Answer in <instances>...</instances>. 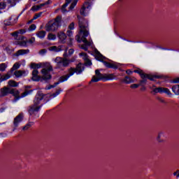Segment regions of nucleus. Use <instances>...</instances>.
<instances>
[{
	"mask_svg": "<svg viewBox=\"0 0 179 179\" xmlns=\"http://www.w3.org/2000/svg\"><path fill=\"white\" fill-rule=\"evenodd\" d=\"M78 19V24L80 27V33L83 34V36H77L76 39L78 43H84L83 45H81V48L85 51H87L89 50V47L92 45V41H88L86 38L87 36H89V30H87V27H89V24L87 23V20L83 17H80L79 15L77 16Z\"/></svg>",
	"mask_w": 179,
	"mask_h": 179,
	"instance_id": "nucleus-1",
	"label": "nucleus"
},
{
	"mask_svg": "<svg viewBox=\"0 0 179 179\" xmlns=\"http://www.w3.org/2000/svg\"><path fill=\"white\" fill-rule=\"evenodd\" d=\"M85 71V66L82 64V63H79L77 64L76 68L71 67L69 69L68 72L69 73L64 76H62L59 78L58 82L55 83L53 85H51L48 89H52V87H55L59 83H62L63 82H66L71 78V76H73L75 73L77 75H80Z\"/></svg>",
	"mask_w": 179,
	"mask_h": 179,
	"instance_id": "nucleus-2",
	"label": "nucleus"
},
{
	"mask_svg": "<svg viewBox=\"0 0 179 179\" xmlns=\"http://www.w3.org/2000/svg\"><path fill=\"white\" fill-rule=\"evenodd\" d=\"M52 66H51L50 64H48V66L41 70V72L43 76H38V70H33L31 80H33L34 82H43V80L47 82V80H50V79L52 78V76H51V74L50 73V72H52Z\"/></svg>",
	"mask_w": 179,
	"mask_h": 179,
	"instance_id": "nucleus-3",
	"label": "nucleus"
},
{
	"mask_svg": "<svg viewBox=\"0 0 179 179\" xmlns=\"http://www.w3.org/2000/svg\"><path fill=\"white\" fill-rule=\"evenodd\" d=\"M44 96H45V94L41 92H38L36 95L35 99H34V104L29 106L27 108L29 115H37V114H38V111H40L43 106V105L38 106V104H40V102L41 101V100L44 99Z\"/></svg>",
	"mask_w": 179,
	"mask_h": 179,
	"instance_id": "nucleus-4",
	"label": "nucleus"
},
{
	"mask_svg": "<svg viewBox=\"0 0 179 179\" xmlns=\"http://www.w3.org/2000/svg\"><path fill=\"white\" fill-rule=\"evenodd\" d=\"M62 23V17L57 16L55 20L49 22L45 26L46 31H55L58 30V27H61Z\"/></svg>",
	"mask_w": 179,
	"mask_h": 179,
	"instance_id": "nucleus-5",
	"label": "nucleus"
},
{
	"mask_svg": "<svg viewBox=\"0 0 179 179\" xmlns=\"http://www.w3.org/2000/svg\"><path fill=\"white\" fill-rule=\"evenodd\" d=\"M95 75L96 76H94L92 77L91 82L97 83L99 82V80H103V79H106V80H113V79H115L116 78L114 73L108 74L105 77L104 75L100 73V71H99V69H96L95 71Z\"/></svg>",
	"mask_w": 179,
	"mask_h": 179,
	"instance_id": "nucleus-6",
	"label": "nucleus"
},
{
	"mask_svg": "<svg viewBox=\"0 0 179 179\" xmlns=\"http://www.w3.org/2000/svg\"><path fill=\"white\" fill-rule=\"evenodd\" d=\"M95 58L98 61L103 62V65L106 66V68L112 69H118V64L117 63H110L104 61V56L99 52V50H95Z\"/></svg>",
	"mask_w": 179,
	"mask_h": 179,
	"instance_id": "nucleus-7",
	"label": "nucleus"
},
{
	"mask_svg": "<svg viewBox=\"0 0 179 179\" xmlns=\"http://www.w3.org/2000/svg\"><path fill=\"white\" fill-rule=\"evenodd\" d=\"M55 62L57 64V68L61 69L63 68H66L69 66V60L66 58L57 57L55 59Z\"/></svg>",
	"mask_w": 179,
	"mask_h": 179,
	"instance_id": "nucleus-8",
	"label": "nucleus"
},
{
	"mask_svg": "<svg viewBox=\"0 0 179 179\" xmlns=\"http://www.w3.org/2000/svg\"><path fill=\"white\" fill-rule=\"evenodd\" d=\"M71 2L72 3L70 7L69 8V10H66V6H68V5L71 3ZM77 3H78V0H66V3L62 6V13H67V12H69V10H73L76 6Z\"/></svg>",
	"mask_w": 179,
	"mask_h": 179,
	"instance_id": "nucleus-9",
	"label": "nucleus"
},
{
	"mask_svg": "<svg viewBox=\"0 0 179 179\" xmlns=\"http://www.w3.org/2000/svg\"><path fill=\"white\" fill-rule=\"evenodd\" d=\"M147 76H148L141 78L143 80L140 81V86H142V85H146V83L148 82L147 79H149V80H155V79H160L162 78V76L157 75L147 74Z\"/></svg>",
	"mask_w": 179,
	"mask_h": 179,
	"instance_id": "nucleus-10",
	"label": "nucleus"
},
{
	"mask_svg": "<svg viewBox=\"0 0 179 179\" xmlns=\"http://www.w3.org/2000/svg\"><path fill=\"white\" fill-rule=\"evenodd\" d=\"M154 93H166V94H168V96H171V92H170V90L169 88H164V87H157L155 88L153 90Z\"/></svg>",
	"mask_w": 179,
	"mask_h": 179,
	"instance_id": "nucleus-11",
	"label": "nucleus"
},
{
	"mask_svg": "<svg viewBox=\"0 0 179 179\" xmlns=\"http://www.w3.org/2000/svg\"><path fill=\"white\" fill-rule=\"evenodd\" d=\"M136 81V78L135 77H131L129 76H126L122 80V83H125V85H129L131 83H135Z\"/></svg>",
	"mask_w": 179,
	"mask_h": 179,
	"instance_id": "nucleus-12",
	"label": "nucleus"
},
{
	"mask_svg": "<svg viewBox=\"0 0 179 179\" xmlns=\"http://www.w3.org/2000/svg\"><path fill=\"white\" fill-rule=\"evenodd\" d=\"M23 121V113H20L17 115L13 121V125L15 128H17L19 127V124Z\"/></svg>",
	"mask_w": 179,
	"mask_h": 179,
	"instance_id": "nucleus-13",
	"label": "nucleus"
},
{
	"mask_svg": "<svg viewBox=\"0 0 179 179\" xmlns=\"http://www.w3.org/2000/svg\"><path fill=\"white\" fill-rule=\"evenodd\" d=\"M89 8H90V3L87 1L85 2L84 4L83 5V7L80 10V15H82L83 16H86V13H87L86 10H87Z\"/></svg>",
	"mask_w": 179,
	"mask_h": 179,
	"instance_id": "nucleus-14",
	"label": "nucleus"
},
{
	"mask_svg": "<svg viewBox=\"0 0 179 179\" xmlns=\"http://www.w3.org/2000/svg\"><path fill=\"white\" fill-rule=\"evenodd\" d=\"M8 94H10V90L8 87H3L0 89V97H5L8 96Z\"/></svg>",
	"mask_w": 179,
	"mask_h": 179,
	"instance_id": "nucleus-15",
	"label": "nucleus"
},
{
	"mask_svg": "<svg viewBox=\"0 0 179 179\" xmlns=\"http://www.w3.org/2000/svg\"><path fill=\"white\" fill-rule=\"evenodd\" d=\"M57 37L60 43H62V44L65 43V41L66 40V34H65V33L62 31L59 32L57 34Z\"/></svg>",
	"mask_w": 179,
	"mask_h": 179,
	"instance_id": "nucleus-16",
	"label": "nucleus"
},
{
	"mask_svg": "<svg viewBox=\"0 0 179 179\" xmlns=\"http://www.w3.org/2000/svg\"><path fill=\"white\" fill-rule=\"evenodd\" d=\"M29 52H30V50L29 49H20L15 52V57H19L20 55H26V54H29Z\"/></svg>",
	"mask_w": 179,
	"mask_h": 179,
	"instance_id": "nucleus-17",
	"label": "nucleus"
},
{
	"mask_svg": "<svg viewBox=\"0 0 179 179\" xmlns=\"http://www.w3.org/2000/svg\"><path fill=\"white\" fill-rule=\"evenodd\" d=\"M48 50L52 52H59V51H62V46H50L48 48Z\"/></svg>",
	"mask_w": 179,
	"mask_h": 179,
	"instance_id": "nucleus-18",
	"label": "nucleus"
},
{
	"mask_svg": "<svg viewBox=\"0 0 179 179\" xmlns=\"http://www.w3.org/2000/svg\"><path fill=\"white\" fill-rule=\"evenodd\" d=\"M10 94H13V96H15L17 100H19V99H21V96H19V94H20V92H19V90L16 89H11L10 91Z\"/></svg>",
	"mask_w": 179,
	"mask_h": 179,
	"instance_id": "nucleus-19",
	"label": "nucleus"
},
{
	"mask_svg": "<svg viewBox=\"0 0 179 179\" xmlns=\"http://www.w3.org/2000/svg\"><path fill=\"white\" fill-rule=\"evenodd\" d=\"M14 75L16 78H22V76H26V71L18 70L14 72Z\"/></svg>",
	"mask_w": 179,
	"mask_h": 179,
	"instance_id": "nucleus-20",
	"label": "nucleus"
},
{
	"mask_svg": "<svg viewBox=\"0 0 179 179\" xmlns=\"http://www.w3.org/2000/svg\"><path fill=\"white\" fill-rule=\"evenodd\" d=\"M10 71L8 72L6 75L1 76L0 78V83L5 81L8 80V79H10Z\"/></svg>",
	"mask_w": 179,
	"mask_h": 179,
	"instance_id": "nucleus-21",
	"label": "nucleus"
},
{
	"mask_svg": "<svg viewBox=\"0 0 179 179\" xmlns=\"http://www.w3.org/2000/svg\"><path fill=\"white\" fill-rule=\"evenodd\" d=\"M36 34L38 38L43 39L45 37L47 32H45V31H38Z\"/></svg>",
	"mask_w": 179,
	"mask_h": 179,
	"instance_id": "nucleus-22",
	"label": "nucleus"
},
{
	"mask_svg": "<svg viewBox=\"0 0 179 179\" xmlns=\"http://www.w3.org/2000/svg\"><path fill=\"white\" fill-rule=\"evenodd\" d=\"M134 73H138L140 75L141 78H145V76H148V73H145L143 70L141 69H136L134 71Z\"/></svg>",
	"mask_w": 179,
	"mask_h": 179,
	"instance_id": "nucleus-23",
	"label": "nucleus"
},
{
	"mask_svg": "<svg viewBox=\"0 0 179 179\" xmlns=\"http://www.w3.org/2000/svg\"><path fill=\"white\" fill-rule=\"evenodd\" d=\"M8 85L10 86V87H17V86H19V83H17L13 80H10L8 82Z\"/></svg>",
	"mask_w": 179,
	"mask_h": 179,
	"instance_id": "nucleus-24",
	"label": "nucleus"
},
{
	"mask_svg": "<svg viewBox=\"0 0 179 179\" xmlns=\"http://www.w3.org/2000/svg\"><path fill=\"white\" fill-rule=\"evenodd\" d=\"M44 5H45V4L41 3L38 6H34L31 7V10H32L33 12H37V10H40V9H41V8H43V6H44Z\"/></svg>",
	"mask_w": 179,
	"mask_h": 179,
	"instance_id": "nucleus-25",
	"label": "nucleus"
},
{
	"mask_svg": "<svg viewBox=\"0 0 179 179\" xmlns=\"http://www.w3.org/2000/svg\"><path fill=\"white\" fill-rule=\"evenodd\" d=\"M158 142H164V133L160 132L157 138Z\"/></svg>",
	"mask_w": 179,
	"mask_h": 179,
	"instance_id": "nucleus-26",
	"label": "nucleus"
},
{
	"mask_svg": "<svg viewBox=\"0 0 179 179\" xmlns=\"http://www.w3.org/2000/svg\"><path fill=\"white\" fill-rule=\"evenodd\" d=\"M172 92H173L176 96H179V85H173L172 87Z\"/></svg>",
	"mask_w": 179,
	"mask_h": 179,
	"instance_id": "nucleus-27",
	"label": "nucleus"
},
{
	"mask_svg": "<svg viewBox=\"0 0 179 179\" xmlns=\"http://www.w3.org/2000/svg\"><path fill=\"white\" fill-rule=\"evenodd\" d=\"M33 93V90H25V91L21 94V98L26 97V96H29V94H31Z\"/></svg>",
	"mask_w": 179,
	"mask_h": 179,
	"instance_id": "nucleus-28",
	"label": "nucleus"
},
{
	"mask_svg": "<svg viewBox=\"0 0 179 179\" xmlns=\"http://www.w3.org/2000/svg\"><path fill=\"white\" fill-rule=\"evenodd\" d=\"M30 67L34 71L35 69H40V68H41V65L36 63H31Z\"/></svg>",
	"mask_w": 179,
	"mask_h": 179,
	"instance_id": "nucleus-29",
	"label": "nucleus"
},
{
	"mask_svg": "<svg viewBox=\"0 0 179 179\" xmlns=\"http://www.w3.org/2000/svg\"><path fill=\"white\" fill-rule=\"evenodd\" d=\"M20 68V64L19 63H15L10 70V73H12L13 71H16V69H19Z\"/></svg>",
	"mask_w": 179,
	"mask_h": 179,
	"instance_id": "nucleus-30",
	"label": "nucleus"
},
{
	"mask_svg": "<svg viewBox=\"0 0 179 179\" xmlns=\"http://www.w3.org/2000/svg\"><path fill=\"white\" fill-rule=\"evenodd\" d=\"M6 68H8V65H6V64L5 63L0 64V71L1 72H5V71L6 70Z\"/></svg>",
	"mask_w": 179,
	"mask_h": 179,
	"instance_id": "nucleus-31",
	"label": "nucleus"
},
{
	"mask_svg": "<svg viewBox=\"0 0 179 179\" xmlns=\"http://www.w3.org/2000/svg\"><path fill=\"white\" fill-rule=\"evenodd\" d=\"M80 57H82L83 59H84V61H87V59H89V56H87V54L85 53V52H81L79 54Z\"/></svg>",
	"mask_w": 179,
	"mask_h": 179,
	"instance_id": "nucleus-32",
	"label": "nucleus"
},
{
	"mask_svg": "<svg viewBox=\"0 0 179 179\" xmlns=\"http://www.w3.org/2000/svg\"><path fill=\"white\" fill-rule=\"evenodd\" d=\"M34 124V122H29L28 124H27L23 128L22 130L23 131H27V129H29V128H30V127H31L32 125Z\"/></svg>",
	"mask_w": 179,
	"mask_h": 179,
	"instance_id": "nucleus-33",
	"label": "nucleus"
},
{
	"mask_svg": "<svg viewBox=\"0 0 179 179\" xmlns=\"http://www.w3.org/2000/svg\"><path fill=\"white\" fill-rule=\"evenodd\" d=\"M48 40H55L57 38V36L54 34H49L48 35Z\"/></svg>",
	"mask_w": 179,
	"mask_h": 179,
	"instance_id": "nucleus-34",
	"label": "nucleus"
},
{
	"mask_svg": "<svg viewBox=\"0 0 179 179\" xmlns=\"http://www.w3.org/2000/svg\"><path fill=\"white\" fill-rule=\"evenodd\" d=\"M7 3H10V6H15L16 5V1L15 0H6Z\"/></svg>",
	"mask_w": 179,
	"mask_h": 179,
	"instance_id": "nucleus-35",
	"label": "nucleus"
},
{
	"mask_svg": "<svg viewBox=\"0 0 179 179\" xmlns=\"http://www.w3.org/2000/svg\"><path fill=\"white\" fill-rule=\"evenodd\" d=\"M18 44L21 47H27V42H26V41H21L18 43Z\"/></svg>",
	"mask_w": 179,
	"mask_h": 179,
	"instance_id": "nucleus-36",
	"label": "nucleus"
},
{
	"mask_svg": "<svg viewBox=\"0 0 179 179\" xmlns=\"http://www.w3.org/2000/svg\"><path fill=\"white\" fill-rule=\"evenodd\" d=\"M13 37H14L15 40H18L17 37H19V34L17 31L13 32L10 34Z\"/></svg>",
	"mask_w": 179,
	"mask_h": 179,
	"instance_id": "nucleus-37",
	"label": "nucleus"
},
{
	"mask_svg": "<svg viewBox=\"0 0 179 179\" xmlns=\"http://www.w3.org/2000/svg\"><path fill=\"white\" fill-rule=\"evenodd\" d=\"M6 51L8 54H12L13 52V49L10 46L6 47Z\"/></svg>",
	"mask_w": 179,
	"mask_h": 179,
	"instance_id": "nucleus-38",
	"label": "nucleus"
},
{
	"mask_svg": "<svg viewBox=\"0 0 179 179\" xmlns=\"http://www.w3.org/2000/svg\"><path fill=\"white\" fill-rule=\"evenodd\" d=\"M41 15H43L42 12L35 14L33 17V20H36L38 19V17H40V16H41Z\"/></svg>",
	"mask_w": 179,
	"mask_h": 179,
	"instance_id": "nucleus-39",
	"label": "nucleus"
},
{
	"mask_svg": "<svg viewBox=\"0 0 179 179\" xmlns=\"http://www.w3.org/2000/svg\"><path fill=\"white\" fill-rule=\"evenodd\" d=\"M36 28V24H32L31 25H30V27H29L28 30L29 31H34V29Z\"/></svg>",
	"mask_w": 179,
	"mask_h": 179,
	"instance_id": "nucleus-40",
	"label": "nucleus"
},
{
	"mask_svg": "<svg viewBox=\"0 0 179 179\" xmlns=\"http://www.w3.org/2000/svg\"><path fill=\"white\" fill-rule=\"evenodd\" d=\"M85 65H86V66H90L92 65V61H90V59H87L85 61Z\"/></svg>",
	"mask_w": 179,
	"mask_h": 179,
	"instance_id": "nucleus-41",
	"label": "nucleus"
},
{
	"mask_svg": "<svg viewBox=\"0 0 179 179\" xmlns=\"http://www.w3.org/2000/svg\"><path fill=\"white\" fill-rule=\"evenodd\" d=\"M141 86V84H132L130 85L131 89H138Z\"/></svg>",
	"mask_w": 179,
	"mask_h": 179,
	"instance_id": "nucleus-42",
	"label": "nucleus"
},
{
	"mask_svg": "<svg viewBox=\"0 0 179 179\" xmlns=\"http://www.w3.org/2000/svg\"><path fill=\"white\" fill-rule=\"evenodd\" d=\"M6 8V3L5 2H0V9H5Z\"/></svg>",
	"mask_w": 179,
	"mask_h": 179,
	"instance_id": "nucleus-43",
	"label": "nucleus"
},
{
	"mask_svg": "<svg viewBox=\"0 0 179 179\" xmlns=\"http://www.w3.org/2000/svg\"><path fill=\"white\" fill-rule=\"evenodd\" d=\"M69 30H73L75 29V22H71L69 26Z\"/></svg>",
	"mask_w": 179,
	"mask_h": 179,
	"instance_id": "nucleus-44",
	"label": "nucleus"
},
{
	"mask_svg": "<svg viewBox=\"0 0 179 179\" xmlns=\"http://www.w3.org/2000/svg\"><path fill=\"white\" fill-rule=\"evenodd\" d=\"M36 41V38L31 37L28 43L29 44H33Z\"/></svg>",
	"mask_w": 179,
	"mask_h": 179,
	"instance_id": "nucleus-45",
	"label": "nucleus"
},
{
	"mask_svg": "<svg viewBox=\"0 0 179 179\" xmlns=\"http://www.w3.org/2000/svg\"><path fill=\"white\" fill-rule=\"evenodd\" d=\"M17 32L18 34H24V33H26V29H19Z\"/></svg>",
	"mask_w": 179,
	"mask_h": 179,
	"instance_id": "nucleus-46",
	"label": "nucleus"
},
{
	"mask_svg": "<svg viewBox=\"0 0 179 179\" xmlns=\"http://www.w3.org/2000/svg\"><path fill=\"white\" fill-rule=\"evenodd\" d=\"M46 52H47L46 49H42V50H41L39 51V54H40L41 55H44V54H46Z\"/></svg>",
	"mask_w": 179,
	"mask_h": 179,
	"instance_id": "nucleus-47",
	"label": "nucleus"
},
{
	"mask_svg": "<svg viewBox=\"0 0 179 179\" xmlns=\"http://www.w3.org/2000/svg\"><path fill=\"white\" fill-rule=\"evenodd\" d=\"M173 83H179V78H176L172 80Z\"/></svg>",
	"mask_w": 179,
	"mask_h": 179,
	"instance_id": "nucleus-48",
	"label": "nucleus"
},
{
	"mask_svg": "<svg viewBox=\"0 0 179 179\" xmlns=\"http://www.w3.org/2000/svg\"><path fill=\"white\" fill-rule=\"evenodd\" d=\"M66 34H67V36H69V37H71L72 36V31L68 30L66 31Z\"/></svg>",
	"mask_w": 179,
	"mask_h": 179,
	"instance_id": "nucleus-49",
	"label": "nucleus"
},
{
	"mask_svg": "<svg viewBox=\"0 0 179 179\" xmlns=\"http://www.w3.org/2000/svg\"><path fill=\"white\" fill-rule=\"evenodd\" d=\"M60 92L57 91L55 93L52 94V97H57V96H58V94H59Z\"/></svg>",
	"mask_w": 179,
	"mask_h": 179,
	"instance_id": "nucleus-50",
	"label": "nucleus"
},
{
	"mask_svg": "<svg viewBox=\"0 0 179 179\" xmlns=\"http://www.w3.org/2000/svg\"><path fill=\"white\" fill-rule=\"evenodd\" d=\"M173 176H176V178H178V177H179V170H177L176 172H174Z\"/></svg>",
	"mask_w": 179,
	"mask_h": 179,
	"instance_id": "nucleus-51",
	"label": "nucleus"
},
{
	"mask_svg": "<svg viewBox=\"0 0 179 179\" xmlns=\"http://www.w3.org/2000/svg\"><path fill=\"white\" fill-rule=\"evenodd\" d=\"M75 52V50L73 49H69V55H72Z\"/></svg>",
	"mask_w": 179,
	"mask_h": 179,
	"instance_id": "nucleus-52",
	"label": "nucleus"
},
{
	"mask_svg": "<svg viewBox=\"0 0 179 179\" xmlns=\"http://www.w3.org/2000/svg\"><path fill=\"white\" fill-rule=\"evenodd\" d=\"M126 73H127V75H131V73H132V71L131 70H127Z\"/></svg>",
	"mask_w": 179,
	"mask_h": 179,
	"instance_id": "nucleus-53",
	"label": "nucleus"
},
{
	"mask_svg": "<svg viewBox=\"0 0 179 179\" xmlns=\"http://www.w3.org/2000/svg\"><path fill=\"white\" fill-rule=\"evenodd\" d=\"M141 90H142V91H145V90H146V87H143L141 89Z\"/></svg>",
	"mask_w": 179,
	"mask_h": 179,
	"instance_id": "nucleus-54",
	"label": "nucleus"
},
{
	"mask_svg": "<svg viewBox=\"0 0 179 179\" xmlns=\"http://www.w3.org/2000/svg\"><path fill=\"white\" fill-rule=\"evenodd\" d=\"M34 2H36V1H37V0H33Z\"/></svg>",
	"mask_w": 179,
	"mask_h": 179,
	"instance_id": "nucleus-55",
	"label": "nucleus"
},
{
	"mask_svg": "<svg viewBox=\"0 0 179 179\" xmlns=\"http://www.w3.org/2000/svg\"><path fill=\"white\" fill-rule=\"evenodd\" d=\"M2 13V11L0 10V14Z\"/></svg>",
	"mask_w": 179,
	"mask_h": 179,
	"instance_id": "nucleus-56",
	"label": "nucleus"
},
{
	"mask_svg": "<svg viewBox=\"0 0 179 179\" xmlns=\"http://www.w3.org/2000/svg\"><path fill=\"white\" fill-rule=\"evenodd\" d=\"M17 18H18V17H16V20H17Z\"/></svg>",
	"mask_w": 179,
	"mask_h": 179,
	"instance_id": "nucleus-57",
	"label": "nucleus"
},
{
	"mask_svg": "<svg viewBox=\"0 0 179 179\" xmlns=\"http://www.w3.org/2000/svg\"><path fill=\"white\" fill-rule=\"evenodd\" d=\"M66 55V53L64 54V55Z\"/></svg>",
	"mask_w": 179,
	"mask_h": 179,
	"instance_id": "nucleus-58",
	"label": "nucleus"
},
{
	"mask_svg": "<svg viewBox=\"0 0 179 179\" xmlns=\"http://www.w3.org/2000/svg\"><path fill=\"white\" fill-rule=\"evenodd\" d=\"M0 76H1V74H0Z\"/></svg>",
	"mask_w": 179,
	"mask_h": 179,
	"instance_id": "nucleus-59",
	"label": "nucleus"
}]
</instances>
